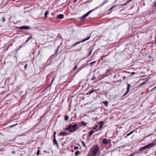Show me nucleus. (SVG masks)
Masks as SVG:
<instances>
[{
	"label": "nucleus",
	"mask_w": 156,
	"mask_h": 156,
	"mask_svg": "<svg viewBox=\"0 0 156 156\" xmlns=\"http://www.w3.org/2000/svg\"><path fill=\"white\" fill-rule=\"evenodd\" d=\"M100 149L98 145L93 146L90 148L87 156H95Z\"/></svg>",
	"instance_id": "1"
},
{
	"label": "nucleus",
	"mask_w": 156,
	"mask_h": 156,
	"mask_svg": "<svg viewBox=\"0 0 156 156\" xmlns=\"http://www.w3.org/2000/svg\"><path fill=\"white\" fill-rule=\"evenodd\" d=\"M155 143L154 144H153L152 143L149 144L143 147L140 148L139 150L140 151H142L147 149L150 148H151L152 147L154 146L155 145Z\"/></svg>",
	"instance_id": "2"
},
{
	"label": "nucleus",
	"mask_w": 156,
	"mask_h": 156,
	"mask_svg": "<svg viewBox=\"0 0 156 156\" xmlns=\"http://www.w3.org/2000/svg\"><path fill=\"white\" fill-rule=\"evenodd\" d=\"M70 130L69 132L73 133L76 131L77 129H79L78 127H77V124H75L74 125H70Z\"/></svg>",
	"instance_id": "3"
},
{
	"label": "nucleus",
	"mask_w": 156,
	"mask_h": 156,
	"mask_svg": "<svg viewBox=\"0 0 156 156\" xmlns=\"http://www.w3.org/2000/svg\"><path fill=\"white\" fill-rule=\"evenodd\" d=\"M95 10V9H92L90 11H89L88 12H87V13L86 14H84V15L82 16L81 17V20H83V19H84V18H85L86 17H87V16H88V15L92 11H93L94 10Z\"/></svg>",
	"instance_id": "4"
},
{
	"label": "nucleus",
	"mask_w": 156,
	"mask_h": 156,
	"mask_svg": "<svg viewBox=\"0 0 156 156\" xmlns=\"http://www.w3.org/2000/svg\"><path fill=\"white\" fill-rule=\"evenodd\" d=\"M104 144H107L111 143V140L104 139L102 142Z\"/></svg>",
	"instance_id": "5"
},
{
	"label": "nucleus",
	"mask_w": 156,
	"mask_h": 156,
	"mask_svg": "<svg viewBox=\"0 0 156 156\" xmlns=\"http://www.w3.org/2000/svg\"><path fill=\"white\" fill-rule=\"evenodd\" d=\"M108 1L107 0H104L103 2L102 3V4L99 5L97 7L94 9L95 10L99 8V7H102L103 5H104L105 4L108 2Z\"/></svg>",
	"instance_id": "6"
},
{
	"label": "nucleus",
	"mask_w": 156,
	"mask_h": 156,
	"mask_svg": "<svg viewBox=\"0 0 156 156\" xmlns=\"http://www.w3.org/2000/svg\"><path fill=\"white\" fill-rule=\"evenodd\" d=\"M19 28L20 29L27 30L30 29V27L28 26H23L20 27Z\"/></svg>",
	"instance_id": "7"
},
{
	"label": "nucleus",
	"mask_w": 156,
	"mask_h": 156,
	"mask_svg": "<svg viewBox=\"0 0 156 156\" xmlns=\"http://www.w3.org/2000/svg\"><path fill=\"white\" fill-rule=\"evenodd\" d=\"M90 36H89V37H87V38H86V39H85L82 41L77 42L76 43L77 44H79L80 43H81V42H84L85 41L89 40L90 38Z\"/></svg>",
	"instance_id": "8"
},
{
	"label": "nucleus",
	"mask_w": 156,
	"mask_h": 156,
	"mask_svg": "<svg viewBox=\"0 0 156 156\" xmlns=\"http://www.w3.org/2000/svg\"><path fill=\"white\" fill-rule=\"evenodd\" d=\"M127 91L126 92V93L124 94V96L126 94H127L129 91L130 87H131V84H127Z\"/></svg>",
	"instance_id": "9"
},
{
	"label": "nucleus",
	"mask_w": 156,
	"mask_h": 156,
	"mask_svg": "<svg viewBox=\"0 0 156 156\" xmlns=\"http://www.w3.org/2000/svg\"><path fill=\"white\" fill-rule=\"evenodd\" d=\"M99 123L100 124L99 129H101L104 125V123L103 121H102L100 122Z\"/></svg>",
	"instance_id": "10"
},
{
	"label": "nucleus",
	"mask_w": 156,
	"mask_h": 156,
	"mask_svg": "<svg viewBox=\"0 0 156 156\" xmlns=\"http://www.w3.org/2000/svg\"><path fill=\"white\" fill-rule=\"evenodd\" d=\"M59 134L61 136H65L67 135V133L64 132H61Z\"/></svg>",
	"instance_id": "11"
},
{
	"label": "nucleus",
	"mask_w": 156,
	"mask_h": 156,
	"mask_svg": "<svg viewBox=\"0 0 156 156\" xmlns=\"http://www.w3.org/2000/svg\"><path fill=\"white\" fill-rule=\"evenodd\" d=\"M64 15L63 14H59L57 16V18L59 19H62L64 17Z\"/></svg>",
	"instance_id": "12"
},
{
	"label": "nucleus",
	"mask_w": 156,
	"mask_h": 156,
	"mask_svg": "<svg viewBox=\"0 0 156 156\" xmlns=\"http://www.w3.org/2000/svg\"><path fill=\"white\" fill-rule=\"evenodd\" d=\"M94 133V131L93 130H91L89 133V137H90L91 135Z\"/></svg>",
	"instance_id": "13"
},
{
	"label": "nucleus",
	"mask_w": 156,
	"mask_h": 156,
	"mask_svg": "<svg viewBox=\"0 0 156 156\" xmlns=\"http://www.w3.org/2000/svg\"><path fill=\"white\" fill-rule=\"evenodd\" d=\"M32 38V36H31L30 37H29L27 40L25 41V43H26L28 42Z\"/></svg>",
	"instance_id": "14"
},
{
	"label": "nucleus",
	"mask_w": 156,
	"mask_h": 156,
	"mask_svg": "<svg viewBox=\"0 0 156 156\" xmlns=\"http://www.w3.org/2000/svg\"><path fill=\"white\" fill-rule=\"evenodd\" d=\"M53 142L55 144H57V142L55 139V137H53Z\"/></svg>",
	"instance_id": "15"
},
{
	"label": "nucleus",
	"mask_w": 156,
	"mask_h": 156,
	"mask_svg": "<svg viewBox=\"0 0 156 156\" xmlns=\"http://www.w3.org/2000/svg\"><path fill=\"white\" fill-rule=\"evenodd\" d=\"M96 61H94L90 63V65L91 66H93L94 64L95 63H96Z\"/></svg>",
	"instance_id": "16"
},
{
	"label": "nucleus",
	"mask_w": 156,
	"mask_h": 156,
	"mask_svg": "<svg viewBox=\"0 0 156 156\" xmlns=\"http://www.w3.org/2000/svg\"><path fill=\"white\" fill-rule=\"evenodd\" d=\"M69 117L68 115H66L65 117V121H66L69 120Z\"/></svg>",
	"instance_id": "17"
},
{
	"label": "nucleus",
	"mask_w": 156,
	"mask_h": 156,
	"mask_svg": "<svg viewBox=\"0 0 156 156\" xmlns=\"http://www.w3.org/2000/svg\"><path fill=\"white\" fill-rule=\"evenodd\" d=\"M80 154V151H76L75 153V155H78L79 154Z\"/></svg>",
	"instance_id": "18"
},
{
	"label": "nucleus",
	"mask_w": 156,
	"mask_h": 156,
	"mask_svg": "<svg viewBox=\"0 0 156 156\" xmlns=\"http://www.w3.org/2000/svg\"><path fill=\"white\" fill-rule=\"evenodd\" d=\"M49 14V12L48 11H47L45 12L44 15L45 17L46 18L47 17V16Z\"/></svg>",
	"instance_id": "19"
},
{
	"label": "nucleus",
	"mask_w": 156,
	"mask_h": 156,
	"mask_svg": "<svg viewBox=\"0 0 156 156\" xmlns=\"http://www.w3.org/2000/svg\"><path fill=\"white\" fill-rule=\"evenodd\" d=\"M135 130H133L131 131L129 133H128L127 134V136H129L131 134H132L134 132Z\"/></svg>",
	"instance_id": "20"
},
{
	"label": "nucleus",
	"mask_w": 156,
	"mask_h": 156,
	"mask_svg": "<svg viewBox=\"0 0 156 156\" xmlns=\"http://www.w3.org/2000/svg\"><path fill=\"white\" fill-rule=\"evenodd\" d=\"M65 130L66 131H68V130H69V132L70 126L69 125L66 128Z\"/></svg>",
	"instance_id": "21"
},
{
	"label": "nucleus",
	"mask_w": 156,
	"mask_h": 156,
	"mask_svg": "<svg viewBox=\"0 0 156 156\" xmlns=\"http://www.w3.org/2000/svg\"><path fill=\"white\" fill-rule=\"evenodd\" d=\"M110 70H108V69L107 70L106 73V74L107 75H108L109 74V72L110 71Z\"/></svg>",
	"instance_id": "22"
},
{
	"label": "nucleus",
	"mask_w": 156,
	"mask_h": 156,
	"mask_svg": "<svg viewBox=\"0 0 156 156\" xmlns=\"http://www.w3.org/2000/svg\"><path fill=\"white\" fill-rule=\"evenodd\" d=\"M86 124L87 123H85L84 122H81V124L83 126H85Z\"/></svg>",
	"instance_id": "23"
},
{
	"label": "nucleus",
	"mask_w": 156,
	"mask_h": 156,
	"mask_svg": "<svg viewBox=\"0 0 156 156\" xmlns=\"http://www.w3.org/2000/svg\"><path fill=\"white\" fill-rule=\"evenodd\" d=\"M103 103L106 106L107 105H108V102L105 101H103Z\"/></svg>",
	"instance_id": "24"
},
{
	"label": "nucleus",
	"mask_w": 156,
	"mask_h": 156,
	"mask_svg": "<svg viewBox=\"0 0 156 156\" xmlns=\"http://www.w3.org/2000/svg\"><path fill=\"white\" fill-rule=\"evenodd\" d=\"M40 150H38L37 151V153L36 154L37 156H38L39 155V154H40Z\"/></svg>",
	"instance_id": "25"
},
{
	"label": "nucleus",
	"mask_w": 156,
	"mask_h": 156,
	"mask_svg": "<svg viewBox=\"0 0 156 156\" xmlns=\"http://www.w3.org/2000/svg\"><path fill=\"white\" fill-rule=\"evenodd\" d=\"M81 142L82 143V144L83 146L85 147L86 145H85V143L83 141H81Z\"/></svg>",
	"instance_id": "26"
},
{
	"label": "nucleus",
	"mask_w": 156,
	"mask_h": 156,
	"mask_svg": "<svg viewBox=\"0 0 156 156\" xmlns=\"http://www.w3.org/2000/svg\"><path fill=\"white\" fill-rule=\"evenodd\" d=\"M145 83V82H143L142 83H141L139 85L140 86H141L143 85Z\"/></svg>",
	"instance_id": "27"
},
{
	"label": "nucleus",
	"mask_w": 156,
	"mask_h": 156,
	"mask_svg": "<svg viewBox=\"0 0 156 156\" xmlns=\"http://www.w3.org/2000/svg\"><path fill=\"white\" fill-rule=\"evenodd\" d=\"M95 90H93L91 91H90V92H89V94H91Z\"/></svg>",
	"instance_id": "28"
},
{
	"label": "nucleus",
	"mask_w": 156,
	"mask_h": 156,
	"mask_svg": "<svg viewBox=\"0 0 156 156\" xmlns=\"http://www.w3.org/2000/svg\"><path fill=\"white\" fill-rule=\"evenodd\" d=\"M2 22H4L5 21V19L4 17L2 18Z\"/></svg>",
	"instance_id": "29"
},
{
	"label": "nucleus",
	"mask_w": 156,
	"mask_h": 156,
	"mask_svg": "<svg viewBox=\"0 0 156 156\" xmlns=\"http://www.w3.org/2000/svg\"><path fill=\"white\" fill-rule=\"evenodd\" d=\"M98 126V125H96V126H95L93 128V129H97V128Z\"/></svg>",
	"instance_id": "30"
},
{
	"label": "nucleus",
	"mask_w": 156,
	"mask_h": 156,
	"mask_svg": "<svg viewBox=\"0 0 156 156\" xmlns=\"http://www.w3.org/2000/svg\"><path fill=\"white\" fill-rule=\"evenodd\" d=\"M56 134V132L55 131L54 132V136L53 137H55V134Z\"/></svg>",
	"instance_id": "31"
},
{
	"label": "nucleus",
	"mask_w": 156,
	"mask_h": 156,
	"mask_svg": "<svg viewBox=\"0 0 156 156\" xmlns=\"http://www.w3.org/2000/svg\"><path fill=\"white\" fill-rule=\"evenodd\" d=\"M96 77H94L92 78H91V80H95L96 79Z\"/></svg>",
	"instance_id": "32"
},
{
	"label": "nucleus",
	"mask_w": 156,
	"mask_h": 156,
	"mask_svg": "<svg viewBox=\"0 0 156 156\" xmlns=\"http://www.w3.org/2000/svg\"><path fill=\"white\" fill-rule=\"evenodd\" d=\"M79 149V147H74V149L76 150H77Z\"/></svg>",
	"instance_id": "33"
},
{
	"label": "nucleus",
	"mask_w": 156,
	"mask_h": 156,
	"mask_svg": "<svg viewBox=\"0 0 156 156\" xmlns=\"http://www.w3.org/2000/svg\"><path fill=\"white\" fill-rule=\"evenodd\" d=\"M116 6H112V7L110 9V10L114 8H115V7Z\"/></svg>",
	"instance_id": "34"
},
{
	"label": "nucleus",
	"mask_w": 156,
	"mask_h": 156,
	"mask_svg": "<svg viewBox=\"0 0 156 156\" xmlns=\"http://www.w3.org/2000/svg\"><path fill=\"white\" fill-rule=\"evenodd\" d=\"M55 77H54L53 79L52 80V81H51V84L52 83V82H53V81H54V80L55 79Z\"/></svg>",
	"instance_id": "35"
},
{
	"label": "nucleus",
	"mask_w": 156,
	"mask_h": 156,
	"mask_svg": "<svg viewBox=\"0 0 156 156\" xmlns=\"http://www.w3.org/2000/svg\"><path fill=\"white\" fill-rule=\"evenodd\" d=\"M133 0H128L127 1V3H129V2H131Z\"/></svg>",
	"instance_id": "36"
},
{
	"label": "nucleus",
	"mask_w": 156,
	"mask_h": 156,
	"mask_svg": "<svg viewBox=\"0 0 156 156\" xmlns=\"http://www.w3.org/2000/svg\"><path fill=\"white\" fill-rule=\"evenodd\" d=\"M154 5L156 7V1H155V3H154Z\"/></svg>",
	"instance_id": "37"
},
{
	"label": "nucleus",
	"mask_w": 156,
	"mask_h": 156,
	"mask_svg": "<svg viewBox=\"0 0 156 156\" xmlns=\"http://www.w3.org/2000/svg\"><path fill=\"white\" fill-rule=\"evenodd\" d=\"M92 49H91L90 50V54H89L90 55V54H91V51H92Z\"/></svg>",
	"instance_id": "38"
},
{
	"label": "nucleus",
	"mask_w": 156,
	"mask_h": 156,
	"mask_svg": "<svg viewBox=\"0 0 156 156\" xmlns=\"http://www.w3.org/2000/svg\"><path fill=\"white\" fill-rule=\"evenodd\" d=\"M127 2L126 3L124 4L123 5H122V6H124L125 5H126L127 4Z\"/></svg>",
	"instance_id": "39"
},
{
	"label": "nucleus",
	"mask_w": 156,
	"mask_h": 156,
	"mask_svg": "<svg viewBox=\"0 0 156 156\" xmlns=\"http://www.w3.org/2000/svg\"><path fill=\"white\" fill-rule=\"evenodd\" d=\"M135 74V73H134V72H132L131 73V74L133 75V74Z\"/></svg>",
	"instance_id": "40"
},
{
	"label": "nucleus",
	"mask_w": 156,
	"mask_h": 156,
	"mask_svg": "<svg viewBox=\"0 0 156 156\" xmlns=\"http://www.w3.org/2000/svg\"><path fill=\"white\" fill-rule=\"evenodd\" d=\"M77 67V66H76L74 68V69L75 70V69Z\"/></svg>",
	"instance_id": "41"
},
{
	"label": "nucleus",
	"mask_w": 156,
	"mask_h": 156,
	"mask_svg": "<svg viewBox=\"0 0 156 156\" xmlns=\"http://www.w3.org/2000/svg\"><path fill=\"white\" fill-rule=\"evenodd\" d=\"M75 45H74V44H73L72 45L71 47H73Z\"/></svg>",
	"instance_id": "42"
},
{
	"label": "nucleus",
	"mask_w": 156,
	"mask_h": 156,
	"mask_svg": "<svg viewBox=\"0 0 156 156\" xmlns=\"http://www.w3.org/2000/svg\"><path fill=\"white\" fill-rule=\"evenodd\" d=\"M27 66V65L26 64L25 66V68H26Z\"/></svg>",
	"instance_id": "43"
},
{
	"label": "nucleus",
	"mask_w": 156,
	"mask_h": 156,
	"mask_svg": "<svg viewBox=\"0 0 156 156\" xmlns=\"http://www.w3.org/2000/svg\"><path fill=\"white\" fill-rule=\"evenodd\" d=\"M156 88V86L153 88V89H154Z\"/></svg>",
	"instance_id": "44"
},
{
	"label": "nucleus",
	"mask_w": 156,
	"mask_h": 156,
	"mask_svg": "<svg viewBox=\"0 0 156 156\" xmlns=\"http://www.w3.org/2000/svg\"><path fill=\"white\" fill-rule=\"evenodd\" d=\"M150 136V135H148L147 136H146V137H148L149 136Z\"/></svg>",
	"instance_id": "45"
},
{
	"label": "nucleus",
	"mask_w": 156,
	"mask_h": 156,
	"mask_svg": "<svg viewBox=\"0 0 156 156\" xmlns=\"http://www.w3.org/2000/svg\"><path fill=\"white\" fill-rule=\"evenodd\" d=\"M74 45H77V44L76 43H75L74 44Z\"/></svg>",
	"instance_id": "46"
},
{
	"label": "nucleus",
	"mask_w": 156,
	"mask_h": 156,
	"mask_svg": "<svg viewBox=\"0 0 156 156\" xmlns=\"http://www.w3.org/2000/svg\"><path fill=\"white\" fill-rule=\"evenodd\" d=\"M59 38H61V35H60V36H59Z\"/></svg>",
	"instance_id": "47"
},
{
	"label": "nucleus",
	"mask_w": 156,
	"mask_h": 156,
	"mask_svg": "<svg viewBox=\"0 0 156 156\" xmlns=\"http://www.w3.org/2000/svg\"><path fill=\"white\" fill-rule=\"evenodd\" d=\"M152 135V134H149V135H150V136Z\"/></svg>",
	"instance_id": "48"
},
{
	"label": "nucleus",
	"mask_w": 156,
	"mask_h": 156,
	"mask_svg": "<svg viewBox=\"0 0 156 156\" xmlns=\"http://www.w3.org/2000/svg\"><path fill=\"white\" fill-rule=\"evenodd\" d=\"M154 89H152L151 90V91H152L154 90Z\"/></svg>",
	"instance_id": "49"
}]
</instances>
